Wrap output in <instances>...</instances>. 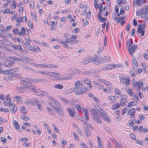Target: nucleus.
<instances>
[{"label": "nucleus", "mask_w": 148, "mask_h": 148, "mask_svg": "<svg viewBox=\"0 0 148 148\" xmlns=\"http://www.w3.org/2000/svg\"><path fill=\"white\" fill-rule=\"evenodd\" d=\"M13 125L14 127L16 128V129H18L19 128V126L17 122L16 121H14L13 122Z\"/></svg>", "instance_id": "nucleus-29"}, {"label": "nucleus", "mask_w": 148, "mask_h": 148, "mask_svg": "<svg viewBox=\"0 0 148 148\" xmlns=\"http://www.w3.org/2000/svg\"><path fill=\"white\" fill-rule=\"evenodd\" d=\"M143 83L142 82H137V84L136 85V86H143Z\"/></svg>", "instance_id": "nucleus-58"}, {"label": "nucleus", "mask_w": 148, "mask_h": 148, "mask_svg": "<svg viewBox=\"0 0 148 148\" xmlns=\"http://www.w3.org/2000/svg\"><path fill=\"white\" fill-rule=\"evenodd\" d=\"M47 71H37V73L38 74H42L47 75Z\"/></svg>", "instance_id": "nucleus-44"}, {"label": "nucleus", "mask_w": 148, "mask_h": 148, "mask_svg": "<svg viewBox=\"0 0 148 148\" xmlns=\"http://www.w3.org/2000/svg\"><path fill=\"white\" fill-rule=\"evenodd\" d=\"M20 111L22 112L24 114L26 113V110L25 108V107L24 106L21 107L20 108Z\"/></svg>", "instance_id": "nucleus-39"}, {"label": "nucleus", "mask_w": 148, "mask_h": 148, "mask_svg": "<svg viewBox=\"0 0 148 148\" xmlns=\"http://www.w3.org/2000/svg\"><path fill=\"white\" fill-rule=\"evenodd\" d=\"M84 112L86 119L88 121L89 120V118L88 117L89 115L88 112L86 110H85Z\"/></svg>", "instance_id": "nucleus-26"}, {"label": "nucleus", "mask_w": 148, "mask_h": 148, "mask_svg": "<svg viewBox=\"0 0 148 148\" xmlns=\"http://www.w3.org/2000/svg\"><path fill=\"white\" fill-rule=\"evenodd\" d=\"M23 87L21 86L17 87L16 90L19 93H22L23 92Z\"/></svg>", "instance_id": "nucleus-25"}, {"label": "nucleus", "mask_w": 148, "mask_h": 148, "mask_svg": "<svg viewBox=\"0 0 148 148\" xmlns=\"http://www.w3.org/2000/svg\"><path fill=\"white\" fill-rule=\"evenodd\" d=\"M47 97L49 99H50L51 101H52L53 103L54 102H56V101L52 97L49 96H47Z\"/></svg>", "instance_id": "nucleus-50"}, {"label": "nucleus", "mask_w": 148, "mask_h": 148, "mask_svg": "<svg viewBox=\"0 0 148 148\" xmlns=\"http://www.w3.org/2000/svg\"><path fill=\"white\" fill-rule=\"evenodd\" d=\"M115 92L116 94H117L121 96V95L120 94V91L119 90L115 88Z\"/></svg>", "instance_id": "nucleus-60"}, {"label": "nucleus", "mask_w": 148, "mask_h": 148, "mask_svg": "<svg viewBox=\"0 0 148 148\" xmlns=\"http://www.w3.org/2000/svg\"><path fill=\"white\" fill-rule=\"evenodd\" d=\"M15 99H16V101L19 103H20L21 102L20 96H16L15 97Z\"/></svg>", "instance_id": "nucleus-40"}, {"label": "nucleus", "mask_w": 148, "mask_h": 148, "mask_svg": "<svg viewBox=\"0 0 148 148\" xmlns=\"http://www.w3.org/2000/svg\"><path fill=\"white\" fill-rule=\"evenodd\" d=\"M90 110L94 121L98 123H101L102 121L98 115L96 111L92 108H90Z\"/></svg>", "instance_id": "nucleus-2"}, {"label": "nucleus", "mask_w": 148, "mask_h": 148, "mask_svg": "<svg viewBox=\"0 0 148 148\" xmlns=\"http://www.w3.org/2000/svg\"><path fill=\"white\" fill-rule=\"evenodd\" d=\"M23 21V18L22 17H18L16 19V21L18 23H21Z\"/></svg>", "instance_id": "nucleus-43"}, {"label": "nucleus", "mask_w": 148, "mask_h": 148, "mask_svg": "<svg viewBox=\"0 0 148 148\" xmlns=\"http://www.w3.org/2000/svg\"><path fill=\"white\" fill-rule=\"evenodd\" d=\"M132 63L133 65L134 66L136 67L137 68L138 66V64L135 59H133L132 60Z\"/></svg>", "instance_id": "nucleus-30"}, {"label": "nucleus", "mask_w": 148, "mask_h": 148, "mask_svg": "<svg viewBox=\"0 0 148 148\" xmlns=\"http://www.w3.org/2000/svg\"><path fill=\"white\" fill-rule=\"evenodd\" d=\"M103 58L104 59V62H103V63H105L106 62H108L110 61V58L108 56H105L103 57Z\"/></svg>", "instance_id": "nucleus-33"}, {"label": "nucleus", "mask_w": 148, "mask_h": 148, "mask_svg": "<svg viewBox=\"0 0 148 148\" xmlns=\"http://www.w3.org/2000/svg\"><path fill=\"white\" fill-rule=\"evenodd\" d=\"M137 45L136 44H134L130 48L128 49V50L130 54L132 56L133 54L136 51L137 49Z\"/></svg>", "instance_id": "nucleus-6"}, {"label": "nucleus", "mask_w": 148, "mask_h": 148, "mask_svg": "<svg viewBox=\"0 0 148 148\" xmlns=\"http://www.w3.org/2000/svg\"><path fill=\"white\" fill-rule=\"evenodd\" d=\"M10 58L13 59L16 61H18L19 62H22L23 60V59L19 58L15 56H12Z\"/></svg>", "instance_id": "nucleus-24"}, {"label": "nucleus", "mask_w": 148, "mask_h": 148, "mask_svg": "<svg viewBox=\"0 0 148 148\" xmlns=\"http://www.w3.org/2000/svg\"><path fill=\"white\" fill-rule=\"evenodd\" d=\"M82 22L84 23V26H86L88 24V21L84 19H82Z\"/></svg>", "instance_id": "nucleus-54"}, {"label": "nucleus", "mask_w": 148, "mask_h": 148, "mask_svg": "<svg viewBox=\"0 0 148 148\" xmlns=\"http://www.w3.org/2000/svg\"><path fill=\"white\" fill-rule=\"evenodd\" d=\"M74 86L76 88L79 89L83 86V84L82 82L77 81L75 84Z\"/></svg>", "instance_id": "nucleus-13"}, {"label": "nucleus", "mask_w": 148, "mask_h": 148, "mask_svg": "<svg viewBox=\"0 0 148 148\" xmlns=\"http://www.w3.org/2000/svg\"><path fill=\"white\" fill-rule=\"evenodd\" d=\"M143 0H137L136 4L138 6H140L142 5V4L143 3Z\"/></svg>", "instance_id": "nucleus-31"}, {"label": "nucleus", "mask_w": 148, "mask_h": 148, "mask_svg": "<svg viewBox=\"0 0 148 148\" xmlns=\"http://www.w3.org/2000/svg\"><path fill=\"white\" fill-rule=\"evenodd\" d=\"M9 106L12 112V113H15L17 110V107L16 105L13 103H12Z\"/></svg>", "instance_id": "nucleus-9"}, {"label": "nucleus", "mask_w": 148, "mask_h": 148, "mask_svg": "<svg viewBox=\"0 0 148 148\" xmlns=\"http://www.w3.org/2000/svg\"><path fill=\"white\" fill-rule=\"evenodd\" d=\"M77 119L82 121L84 124L86 125V121L81 116H78Z\"/></svg>", "instance_id": "nucleus-27"}, {"label": "nucleus", "mask_w": 148, "mask_h": 148, "mask_svg": "<svg viewBox=\"0 0 148 148\" xmlns=\"http://www.w3.org/2000/svg\"><path fill=\"white\" fill-rule=\"evenodd\" d=\"M69 114L72 117H73L75 114L74 110L73 108H69Z\"/></svg>", "instance_id": "nucleus-20"}, {"label": "nucleus", "mask_w": 148, "mask_h": 148, "mask_svg": "<svg viewBox=\"0 0 148 148\" xmlns=\"http://www.w3.org/2000/svg\"><path fill=\"white\" fill-rule=\"evenodd\" d=\"M103 59V57L100 56L92 57V62L94 63V64L95 65L101 64L104 61Z\"/></svg>", "instance_id": "nucleus-3"}, {"label": "nucleus", "mask_w": 148, "mask_h": 148, "mask_svg": "<svg viewBox=\"0 0 148 148\" xmlns=\"http://www.w3.org/2000/svg\"><path fill=\"white\" fill-rule=\"evenodd\" d=\"M14 63V61L7 60L4 62L3 64L5 66L10 67L12 66Z\"/></svg>", "instance_id": "nucleus-8"}, {"label": "nucleus", "mask_w": 148, "mask_h": 148, "mask_svg": "<svg viewBox=\"0 0 148 148\" xmlns=\"http://www.w3.org/2000/svg\"><path fill=\"white\" fill-rule=\"evenodd\" d=\"M127 93L130 95H132V96H133L132 91L131 89H128L127 91Z\"/></svg>", "instance_id": "nucleus-57"}, {"label": "nucleus", "mask_w": 148, "mask_h": 148, "mask_svg": "<svg viewBox=\"0 0 148 148\" xmlns=\"http://www.w3.org/2000/svg\"><path fill=\"white\" fill-rule=\"evenodd\" d=\"M9 10L8 9H5L3 12V13L4 14H7L9 12Z\"/></svg>", "instance_id": "nucleus-59"}, {"label": "nucleus", "mask_w": 148, "mask_h": 148, "mask_svg": "<svg viewBox=\"0 0 148 148\" xmlns=\"http://www.w3.org/2000/svg\"><path fill=\"white\" fill-rule=\"evenodd\" d=\"M133 42H132L130 39H128L127 41L126 45L128 49L132 46Z\"/></svg>", "instance_id": "nucleus-19"}, {"label": "nucleus", "mask_w": 148, "mask_h": 148, "mask_svg": "<svg viewBox=\"0 0 148 148\" xmlns=\"http://www.w3.org/2000/svg\"><path fill=\"white\" fill-rule=\"evenodd\" d=\"M84 82L87 84H90L91 82L88 79L85 78L84 79Z\"/></svg>", "instance_id": "nucleus-42"}, {"label": "nucleus", "mask_w": 148, "mask_h": 148, "mask_svg": "<svg viewBox=\"0 0 148 148\" xmlns=\"http://www.w3.org/2000/svg\"><path fill=\"white\" fill-rule=\"evenodd\" d=\"M29 79L27 78H25L21 81V84L25 87L28 88L32 90L35 93L37 92L38 89L36 88L35 86L29 82Z\"/></svg>", "instance_id": "nucleus-1"}, {"label": "nucleus", "mask_w": 148, "mask_h": 148, "mask_svg": "<svg viewBox=\"0 0 148 148\" xmlns=\"http://www.w3.org/2000/svg\"><path fill=\"white\" fill-rule=\"evenodd\" d=\"M58 78L61 80H65L70 79V78L69 77H59Z\"/></svg>", "instance_id": "nucleus-36"}, {"label": "nucleus", "mask_w": 148, "mask_h": 148, "mask_svg": "<svg viewBox=\"0 0 148 148\" xmlns=\"http://www.w3.org/2000/svg\"><path fill=\"white\" fill-rule=\"evenodd\" d=\"M99 21L101 22L102 23L104 22L106 20V18L105 17L103 18L101 16L98 18Z\"/></svg>", "instance_id": "nucleus-38"}, {"label": "nucleus", "mask_w": 148, "mask_h": 148, "mask_svg": "<svg viewBox=\"0 0 148 148\" xmlns=\"http://www.w3.org/2000/svg\"><path fill=\"white\" fill-rule=\"evenodd\" d=\"M87 88L85 87H83L82 88L78 90V91L75 93V94L76 95H80L86 92V90Z\"/></svg>", "instance_id": "nucleus-12"}, {"label": "nucleus", "mask_w": 148, "mask_h": 148, "mask_svg": "<svg viewBox=\"0 0 148 148\" xmlns=\"http://www.w3.org/2000/svg\"><path fill=\"white\" fill-rule=\"evenodd\" d=\"M12 31L14 33L15 35H19V34H20V31L19 30V29L17 28L14 29Z\"/></svg>", "instance_id": "nucleus-23"}, {"label": "nucleus", "mask_w": 148, "mask_h": 148, "mask_svg": "<svg viewBox=\"0 0 148 148\" xmlns=\"http://www.w3.org/2000/svg\"><path fill=\"white\" fill-rule=\"evenodd\" d=\"M133 106V103L132 102H130L127 105L128 107H131Z\"/></svg>", "instance_id": "nucleus-64"}, {"label": "nucleus", "mask_w": 148, "mask_h": 148, "mask_svg": "<svg viewBox=\"0 0 148 148\" xmlns=\"http://www.w3.org/2000/svg\"><path fill=\"white\" fill-rule=\"evenodd\" d=\"M119 77L121 83L127 86H129L130 84V79L129 78L121 75L119 76Z\"/></svg>", "instance_id": "nucleus-4"}, {"label": "nucleus", "mask_w": 148, "mask_h": 148, "mask_svg": "<svg viewBox=\"0 0 148 148\" xmlns=\"http://www.w3.org/2000/svg\"><path fill=\"white\" fill-rule=\"evenodd\" d=\"M21 27L22 28L21 29L20 34H19V35L20 36H22L25 34L26 32V31L27 30V29L25 28H23L22 27Z\"/></svg>", "instance_id": "nucleus-21"}, {"label": "nucleus", "mask_w": 148, "mask_h": 148, "mask_svg": "<svg viewBox=\"0 0 148 148\" xmlns=\"http://www.w3.org/2000/svg\"><path fill=\"white\" fill-rule=\"evenodd\" d=\"M114 68L113 66V64H110L107 65L104 68L103 67L101 69V70L104 71L105 70H111Z\"/></svg>", "instance_id": "nucleus-15"}, {"label": "nucleus", "mask_w": 148, "mask_h": 148, "mask_svg": "<svg viewBox=\"0 0 148 148\" xmlns=\"http://www.w3.org/2000/svg\"><path fill=\"white\" fill-rule=\"evenodd\" d=\"M11 100L9 95H7L5 97V100L4 101V104L5 106H8L10 104Z\"/></svg>", "instance_id": "nucleus-10"}, {"label": "nucleus", "mask_w": 148, "mask_h": 148, "mask_svg": "<svg viewBox=\"0 0 148 148\" xmlns=\"http://www.w3.org/2000/svg\"><path fill=\"white\" fill-rule=\"evenodd\" d=\"M84 133L86 136L87 137L90 136L91 134L90 131L89 129H86V130H85Z\"/></svg>", "instance_id": "nucleus-32"}, {"label": "nucleus", "mask_w": 148, "mask_h": 148, "mask_svg": "<svg viewBox=\"0 0 148 148\" xmlns=\"http://www.w3.org/2000/svg\"><path fill=\"white\" fill-rule=\"evenodd\" d=\"M54 87L59 89H62L63 88V86L60 84L55 85L54 86Z\"/></svg>", "instance_id": "nucleus-37"}, {"label": "nucleus", "mask_w": 148, "mask_h": 148, "mask_svg": "<svg viewBox=\"0 0 148 148\" xmlns=\"http://www.w3.org/2000/svg\"><path fill=\"white\" fill-rule=\"evenodd\" d=\"M148 13L147 12H145V14H143L141 16V18H146V17L147 16Z\"/></svg>", "instance_id": "nucleus-63"}, {"label": "nucleus", "mask_w": 148, "mask_h": 148, "mask_svg": "<svg viewBox=\"0 0 148 148\" xmlns=\"http://www.w3.org/2000/svg\"><path fill=\"white\" fill-rule=\"evenodd\" d=\"M102 10L103 9H99V11L98 13L97 14V17L98 18H100L101 16V15L102 14Z\"/></svg>", "instance_id": "nucleus-45"}, {"label": "nucleus", "mask_w": 148, "mask_h": 148, "mask_svg": "<svg viewBox=\"0 0 148 148\" xmlns=\"http://www.w3.org/2000/svg\"><path fill=\"white\" fill-rule=\"evenodd\" d=\"M119 105L118 103L114 104L112 107V109L115 110L118 108L119 107Z\"/></svg>", "instance_id": "nucleus-28"}, {"label": "nucleus", "mask_w": 148, "mask_h": 148, "mask_svg": "<svg viewBox=\"0 0 148 148\" xmlns=\"http://www.w3.org/2000/svg\"><path fill=\"white\" fill-rule=\"evenodd\" d=\"M108 98L111 101H114L115 100V98L114 96H109L108 97Z\"/></svg>", "instance_id": "nucleus-48"}, {"label": "nucleus", "mask_w": 148, "mask_h": 148, "mask_svg": "<svg viewBox=\"0 0 148 148\" xmlns=\"http://www.w3.org/2000/svg\"><path fill=\"white\" fill-rule=\"evenodd\" d=\"M16 48L17 50L18 49L19 51L21 52H23L24 50L22 48V47L21 45H16Z\"/></svg>", "instance_id": "nucleus-35"}, {"label": "nucleus", "mask_w": 148, "mask_h": 148, "mask_svg": "<svg viewBox=\"0 0 148 148\" xmlns=\"http://www.w3.org/2000/svg\"><path fill=\"white\" fill-rule=\"evenodd\" d=\"M117 3L118 4H120L121 3L127 4V2L125 0H117Z\"/></svg>", "instance_id": "nucleus-41"}, {"label": "nucleus", "mask_w": 148, "mask_h": 148, "mask_svg": "<svg viewBox=\"0 0 148 148\" xmlns=\"http://www.w3.org/2000/svg\"><path fill=\"white\" fill-rule=\"evenodd\" d=\"M11 43V44L10 45L11 47H12L15 50H17V48H16V45L13 44V43Z\"/></svg>", "instance_id": "nucleus-51"}, {"label": "nucleus", "mask_w": 148, "mask_h": 148, "mask_svg": "<svg viewBox=\"0 0 148 148\" xmlns=\"http://www.w3.org/2000/svg\"><path fill=\"white\" fill-rule=\"evenodd\" d=\"M126 102V99L125 98H123L120 100V104L121 106H123L125 104Z\"/></svg>", "instance_id": "nucleus-22"}, {"label": "nucleus", "mask_w": 148, "mask_h": 148, "mask_svg": "<svg viewBox=\"0 0 148 148\" xmlns=\"http://www.w3.org/2000/svg\"><path fill=\"white\" fill-rule=\"evenodd\" d=\"M73 73H77V74H80L82 73V72L79 71L78 69H74L73 70Z\"/></svg>", "instance_id": "nucleus-47"}, {"label": "nucleus", "mask_w": 148, "mask_h": 148, "mask_svg": "<svg viewBox=\"0 0 148 148\" xmlns=\"http://www.w3.org/2000/svg\"><path fill=\"white\" fill-rule=\"evenodd\" d=\"M21 118L25 121H27L28 120H29V118L25 116H22Z\"/></svg>", "instance_id": "nucleus-49"}, {"label": "nucleus", "mask_w": 148, "mask_h": 148, "mask_svg": "<svg viewBox=\"0 0 148 148\" xmlns=\"http://www.w3.org/2000/svg\"><path fill=\"white\" fill-rule=\"evenodd\" d=\"M47 75H49V76H54L53 75H54L53 74V72H47Z\"/></svg>", "instance_id": "nucleus-52"}, {"label": "nucleus", "mask_w": 148, "mask_h": 148, "mask_svg": "<svg viewBox=\"0 0 148 148\" xmlns=\"http://www.w3.org/2000/svg\"><path fill=\"white\" fill-rule=\"evenodd\" d=\"M91 62H92V57L90 59L87 58L85 60H83L81 61V63L84 65Z\"/></svg>", "instance_id": "nucleus-14"}, {"label": "nucleus", "mask_w": 148, "mask_h": 148, "mask_svg": "<svg viewBox=\"0 0 148 148\" xmlns=\"http://www.w3.org/2000/svg\"><path fill=\"white\" fill-rule=\"evenodd\" d=\"M99 114L101 117L108 122H110V119L109 118V117L106 113H105L104 112H102L100 111H99Z\"/></svg>", "instance_id": "nucleus-11"}, {"label": "nucleus", "mask_w": 148, "mask_h": 148, "mask_svg": "<svg viewBox=\"0 0 148 148\" xmlns=\"http://www.w3.org/2000/svg\"><path fill=\"white\" fill-rule=\"evenodd\" d=\"M40 103L38 99L37 98H35L34 99H32L30 101L29 103L32 105H35L38 104V103Z\"/></svg>", "instance_id": "nucleus-17"}, {"label": "nucleus", "mask_w": 148, "mask_h": 148, "mask_svg": "<svg viewBox=\"0 0 148 148\" xmlns=\"http://www.w3.org/2000/svg\"><path fill=\"white\" fill-rule=\"evenodd\" d=\"M140 11H141V12L143 14L144 12L145 13V12L146 11L145 10V8H142L140 10Z\"/></svg>", "instance_id": "nucleus-61"}, {"label": "nucleus", "mask_w": 148, "mask_h": 148, "mask_svg": "<svg viewBox=\"0 0 148 148\" xmlns=\"http://www.w3.org/2000/svg\"><path fill=\"white\" fill-rule=\"evenodd\" d=\"M54 109H55L59 115L60 116L63 115V111L62 109L59 107H55Z\"/></svg>", "instance_id": "nucleus-16"}, {"label": "nucleus", "mask_w": 148, "mask_h": 148, "mask_svg": "<svg viewBox=\"0 0 148 148\" xmlns=\"http://www.w3.org/2000/svg\"><path fill=\"white\" fill-rule=\"evenodd\" d=\"M95 7L96 9H98L99 6V4L97 3V1L95 2V3L94 4Z\"/></svg>", "instance_id": "nucleus-56"}, {"label": "nucleus", "mask_w": 148, "mask_h": 148, "mask_svg": "<svg viewBox=\"0 0 148 148\" xmlns=\"http://www.w3.org/2000/svg\"><path fill=\"white\" fill-rule=\"evenodd\" d=\"M137 32H140L141 35L143 36L145 35V27L143 25H139L138 26Z\"/></svg>", "instance_id": "nucleus-7"}, {"label": "nucleus", "mask_w": 148, "mask_h": 148, "mask_svg": "<svg viewBox=\"0 0 148 148\" xmlns=\"http://www.w3.org/2000/svg\"><path fill=\"white\" fill-rule=\"evenodd\" d=\"M137 45L136 44H134L130 48L128 49V50L130 54L132 56L133 54L136 51L137 49Z\"/></svg>", "instance_id": "nucleus-5"}, {"label": "nucleus", "mask_w": 148, "mask_h": 148, "mask_svg": "<svg viewBox=\"0 0 148 148\" xmlns=\"http://www.w3.org/2000/svg\"><path fill=\"white\" fill-rule=\"evenodd\" d=\"M57 66L56 65H52L48 64V68H53L56 67Z\"/></svg>", "instance_id": "nucleus-53"}, {"label": "nucleus", "mask_w": 148, "mask_h": 148, "mask_svg": "<svg viewBox=\"0 0 148 148\" xmlns=\"http://www.w3.org/2000/svg\"><path fill=\"white\" fill-rule=\"evenodd\" d=\"M23 68H25V69H29V70H31V71H34L32 68H30L29 66H28L27 65H23Z\"/></svg>", "instance_id": "nucleus-46"}, {"label": "nucleus", "mask_w": 148, "mask_h": 148, "mask_svg": "<svg viewBox=\"0 0 148 148\" xmlns=\"http://www.w3.org/2000/svg\"><path fill=\"white\" fill-rule=\"evenodd\" d=\"M135 112V109L134 108H132L130 109L128 111L127 115H131V116L133 117H134V113Z\"/></svg>", "instance_id": "nucleus-18"}, {"label": "nucleus", "mask_w": 148, "mask_h": 148, "mask_svg": "<svg viewBox=\"0 0 148 148\" xmlns=\"http://www.w3.org/2000/svg\"><path fill=\"white\" fill-rule=\"evenodd\" d=\"M75 107L76 109L78 110L79 111L81 110V107L80 106L79 104H78L75 106Z\"/></svg>", "instance_id": "nucleus-55"}, {"label": "nucleus", "mask_w": 148, "mask_h": 148, "mask_svg": "<svg viewBox=\"0 0 148 148\" xmlns=\"http://www.w3.org/2000/svg\"><path fill=\"white\" fill-rule=\"evenodd\" d=\"M115 144L116 145L115 148H123L122 145L118 142L116 141Z\"/></svg>", "instance_id": "nucleus-34"}, {"label": "nucleus", "mask_w": 148, "mask_h": 148, "mask_svg": "<svg viewBox=\"0 0 148 148\" xmlns=\"http://www.w3.org/2000/svg\"><path fill=\"white\" fill-rule=\"evenodd\" d=\"M133 25L134 26H136L137 25V20L135 19H134L133 20Z\"/></svg>", "instance_id": "nucleus-62"}]
</instances>
